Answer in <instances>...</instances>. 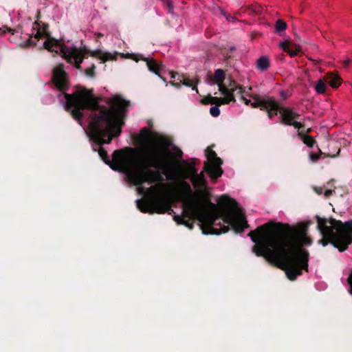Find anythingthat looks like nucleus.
<instances>
[{"label": "nucleus", "mask_w": 352, "mask_h": 352, "mask_svg": "<svg viewBox=\"0 0 352 352\" xmlns=\"http://www.w3.org/2000/svg\"><path fill=\"white\" fill-rule=\"evenodd\" d=\"M310 132H311V128L307 129L306 131V133H309Z\"/></svg>", "instance_id": "obj_51"}, {"label": "nucleus", "mask_w": 352, "mask_h": 352, "mask_svg": "<svg viewBox=\"0 0 352 352\" xmlns=\"http://www.w3.org/2000/svg\"><path fill=\"white\" fill-rule=\"evenodd\" d=\"M239 85H236V82L234 80H231L229 84V88L234 87L235 86H238Z\"/></svg>", "instance_id": "obj_44"}, {"label": "nucleus", "mask_w": 352, "mask_h": 352, "mask_svg": "<svg viewBox=\"0 0 352 352\" xmlns=\"http://www.w3.org/2000/svg\"><path fill=\"white\" fill-rule=\"evenodd\" d=\"M167 5L169 8V11L173 12V6L170 1V0H167Z\"/></svg>", "instance_id": "obj_43"}, {"label": "nucleus", "mask_w": 352, "mask_h": 352, "mask_svg": "<svg viewBox=\"0 0 352 352\" xmlns=\"http://www.w3.org/2000/svg\"><path fill=\"white\" fill-rule=\"evenodd\" d=\"M247 220L243 208L234 198L224 194L217 199V204L211 201V193L207 199L196 220Z\"/></svg>", "instance_id": "obj_5"}, {"label": "nucleus", "mask_w": 352, "mask_h": 352, "mask_svg": "<svg viewBox=\"0 0 352 352\" xmlns=\"http://www.w3.org/2000/svg\"><path fill=\"white\" fill-rule=\"evenodd\" d=\"M351 61L350 60H344V63H343V65H344V67H349V66L350 65V64H351Z\"/></svg>", "instance_id": "obj_45"}, {"label": "nucleus", "mask_w": 352, "mask_h": 352, "mask_svg": "<svg viewBox=\"0 0 352 352\" xmlns=\"http://www.w3.org/2000/svg\"><path fill=\"white\" fill-rule=\"evenodd\" d=\"M349 276L351 277V279H352V270H351V272Z\"/></svg>", "instance_id": "obj_53"}, {"label": "nucleus", "mask_w": 352, "mask_h": 352, "mask_svg": "<svg viewBox=\"0 0 352 352\" xmlns=\"http://www.w3.org/2000/svg\"><path fill=\"white\" fill-rule=\"evenodd\" d=\"M271 62L267 56H261L256 61V67L261 72H266L270 67Z\"/></svg>", "instance_id": "obj_21"}, {"label": "nucleus", "mask_w": 352, "mask_h": 352, "mask_svg": "<svg viewBox=\"0 0 352 352\" xmlns=\"http://www.w3.org/2000/svg\"><path fill=\"white\" fill-rule=\"evenodd\" d=\"M94 69H95V66H94V65H92L91 67L86 68L85 69V73L86 74V75L92 77L94 76Z\"/></svg>", "instance_id": "obj_36"}, {"label": "nucleus", "mask_w": 352, "mask_h": 352, "mask_svg": "<svg viewBox=\"0 0 352 352\" xmlns=\"http://www.w3.org/2000/svg\"><path fill=\"white\" fill-rule=\"evenodd\" d=\"M36 30V32L34 35V38L36 39L35 41L37 42L40 38H46V36L45 34H43V33L41 32L38 30Z\"/></svg>", "instance_id": "obj_39"}, {"label": "nucleus", "mask_w": 352, "mask_h": 352, "mask_svg": "<svg viewBox=\"0 0 352 352\" xmlns=\"http://www.w3.org/2000/svg\"><path fill=\"white\" fill-rule=\"evenodd\" d=\"M186 179L177 177V201L183 202V212L190 220H196L210 192L208 189L192 191Z\"/></svg>", "instance_id": "obj_7"}, {"label": "nucleus", "mask_w": 352, "mask_h": 352, "mask_svg": "<svg viewBox=\"0 0 352 352\" xmlns=\"http://www.w3.org/2000/svg\"><path fill=\"white\" fill-rule=\"evenodd\" d=\"M333 192H334L333 190H330V189L325 190L324 192V195L326 197H329V196H331L333 194Z\"/></svg>", "instance_id": "obj_42"}, {"label": "nucleus", "mask_w": 352, "mask_h": 352, "mask_svg": "<svg viewBox=\"0 0 352 352\" xmlns=\"http://www.w3.org/2000/svg\"><path fill=\"white\" fill-rule=\"evenodd\" d=\"M170 179V183H162V179L147 188L144 197L137 201L142 212L162 214L171 210L172 204L176 202V177Z\"/></svg>", "instance_id": "obj_4"}, {"label": "nucleus", "mask_w": 352, "mask_h": 352, "mask_svg": "<svg viewBox=\"0 0 352 352\" xmlns=\"http://www.w3.org/2000/svg\"><path fill=\"white\" fill-rule=\"evenodd\" d=\"M281 108L282 107L280 106L279 103L274 98H269V102H267L263 110L267 111L269 118L272 119L277 115L278 111L280 112Z\"/></svg>", "instance_id": "obj_16"}, {"label": "nucleus", "mask_w": 352, "mask_h": 352, "mask_svg": "<svg viewBox=\"0 0 352 352\" xmlns=\"http://www.w3.org/2000/svg\"><path fill=\"white\" fill-rule=\"evenodd\" d=\"M226 99L223 98H217L214 97L213 98V104H215V106L219 107L222 104H225Z\"/></svg>", "instance_id": "obj_33"}, {"label": "nucleus", "mask_w": 352, "mask_h": 352, "mask_svg": "<svg viewBox=\"0 0 352 352\" xmlns=\"http://www.w3.org/2000/svg\"><path fill=\"white\" fill-rule=\"evenodd\" d=\"M316 220H318V221H320V220H336L333 218H329V219H324V218H320L318 216H316Z\"/></svg>", "instance_id": "obj_47"}, {"label": "nucleus", "mask_w": 352, "mask_h": 352, "mask_svg": "<svg viewBox=\"0 0 352 352\" xmlns=\"http://www.w3.org/2000/svg\"><path fill=\"white\" fill-rule=\"evenodd\" d=\"M280 114L281 116V122L287 126H293L296 129H300L304 126L302 124L296 121L300 117V114L294 111L289 107H283L280 109Z\"/></svg>", "instance_id": "obj_13"}, {"label": "nucleus", "mask_w": 352, "mask_h": 352, "mask_svg": "<svg viewBox=\"0 0 352 352\" xmlns=\"http://www.w3.org/2000/svg\"><path fill=\"white\" fill-rule=\"evenodd\" d=\"M43 47L49 52H60L61 56L67 63L74 64L77 69H80V64L85 58V53L75 46H67L63 40H57L52 36L48 37L43 43Z\"/></svg>", "instance_id": "obj_9"}, {"label": "nucleus", "mask_w": 352, "mask_h": 352, "mask_svg": "<svg viewBox=\"0 0 352 352\" xmlns=\"http://www.w3.org/2000/svg\"><path fill=\"white\" fill-rule=\"evenodd\" d=\"M322 236L318 243L333 245L340 252L345 251L352 243V221H317Z\"/></svg>", "instance_id": "obj_6"}, {"label": "nucleus", "mask_w": 352, "mask_h": 352, "mask_svg": "<svg viewBox=\"0 0 352 352\" xmlns=\"http://www.w3.org/2000/svg\"><path fill=\"white\" fill-rule=\"evenodd\" d=\"M298 135L302 140L303 143L308 147H313L316 143V140L313 136L308 134H304L302 132H298Z\"/></svg>", "instance_id": "obj_27"}, {"label": "nucleus", "mask_w": 352, "mask_h": 352, "mask_svg": "<svg viewBox=\"0 0 352 352\" xmlns=\"http://www.w3.org/2000/svg\"><path fill=\"white\" fill-rule=\"evenodd\" d=\"M324 80L327 81L329 85L333 89L338 88L342 82V79L337 72H328L324 76Z\"/></svg>", "instance_id": "obj_18"}, {"label": "nucleus", "mask_w": 352, "mask_h": 352, "mask_svg": "<svg viewBox=\"0 0 352 352\" xmlns=\"http://www.w3.org/2000/svg\"><path fill=\"white\" fill-rule=\"evenodd\" d=\"M225 78L226 74L224 71L221 69H218L215 70L214 76L208 74L206 80L208 82H213V83L219 84L223 82Z\"/></svg>", "instance_id": "obj_20"}, {"label": "nucleus", "mask_w": 352, "mask_h": 352, "mask_svg": "<svg viewBox=\"0 0 352 352\" xmlns=\"http://www.w3.org/2000/svg\"><path fill=\"white\" fill-rule=\"evenodd\" d=\"M169 74L170 75V78H174V73H173V72H169Z\"/></svg>", "instance_id": "obj_49"}, {"label": "nucleus", "mask_w": 352, "mask_h": 352, "mask_svg": "<svg viewBox=\"0 0 352 352\" xmlns=\"http://www.w3.org/2000/svg\"><path fill=\"white\" fill-rule=\"evenodd\" d=\"M78 50H81L83 52H85V56H86L85 58H87L88 54H90L93 57H96L102 54L101 51L99 50H96V51H89V50H86L85 48H79Z\"/></svg>", "instance_id": "obj_31"}, {"label": "nucleus", "mask_w": 352, "mask_h": 352, "mask_svg": "<svg viewBox=\"0 0 352 352\" xmlns=\"http://www.w3.org/2000/svg\"><path fill=\"white\" fill-rule=\"evenodd\" d=\"M304 226H292L281 221H267L248 234L255 243L252 251L258 256H263L275 249L278 260V267L285 271L287 278L294 280L302 274V270L308 271L309 252L300 250L298 254L294 246H309L312 240L307 236Z\"/></svg>", "instance_id": "obj_2"}, {"label": "nucleus", "mask_w": 352, "mask_h": 352, "mask_svg": "<svg viewBox=\"0 0 352 352\" xmlns=\"http://www.w3.org/2000/svg\"><path fill=\"white\" fill-rule=\"evenodd\" d=\"M100 58L102 59V60L103 62H106L109 60H113V56L110 54V53H104L102 54V56L100 57Z\"/></svg>", "instance_id": "obj_37"}, {"label": "nucleus", "mask_w": 352, "mask_h": 352, "mask_svg": "<svg viewBox=\"0 0 352 352\" xmlns=\"http://www.w3.org/2000/svg\"><path fill=\"white\" fill-rule=\"evenodd\" d=\"M183 157V152L182 151L177 147V161H182L184 160Z\"/></svg>", "instance_id": "obj_41"}, {"label": "nucleus", "mask_w": 352, "mask_h": 352, "mask_svg": "<svg viewBox=\"0 0 352 352\" xmlns=\"http://www.w3.org/2000/svg\"><path fill=\"white\" fill-rule=\"evenodd\" d=\"M192 182L195 190L208 189V183L205 179L204 173L201 172L199 174L197 173L193 176L189 178Z\"/></svg>", "instance_id": "obj_14"}, {"label": "nucleus", "mask_w": 352, "mask_h": 352, "mask_svg": "<svg viewBox=\"0 0 352 352\" xmlns=\"http://www.w3.org/2000/svg\"><path fill=\"white\" fill-rule=\"evenodd\" d=\"M173 220H176V214H175V215H173Z\"/></svg>", "instance_id": "obj_52"}, {"label": "nucleus", "mask_w": 352, "mask_h": 352, "mask_svg": "<svg viewBox=\"0 0 352 352\" xmlns=\"http://www.w3.org/2000/svg\"><path fill=\"white\" fill-rule=\"evenodd\" d=\"M218 87H219V90L223 94H227L228 93V91L230 90V88H228L224 84L223 82L222 83H219V84H217Z\"/></svg>", "instance_id": "obj_34"}, {"label": "nucleus", "mask_w": 352, "mask_h": 352, "mask_svg": "<svg viewBox=\"0 0 352 352\" xmlns=\"http://www.w3.org/2000/svg\"><path fill=\"white\" fill-rule=\"evenodd\" d=\"M48 24L45 23H43L40 21H36L33 23L32 29L33 30H38L43 34L46 36V39L51 36L50 32H48Z\"/></svg>", "instance_id": "obj_23"}, {"label": "nucleus", "mask_w": 352, "mask_h": 352, "mask_svg": "<svg viewBox=\"0 0 352 352\" xmlns=\"http://www.w3.org/2000/svg\"><path fill=\"white\" fill-rule=\"evenodd\" d=\"M236 89H239L241 91H243V87H242V85H238L235 86L234 87L230 88V90L228 91V93L224 94L225 97H223V98L226 99V104H229L230 102H235L234 92Z\"/></svg>", "instance_id": "obj_26"}, {"label": "nucleus", "mask_w": 352, "mask_h": 352, "mask_svg": "<svg viewBox=\"0 0 352 352\" xmlns=\"http://www.w3.org/2000/svg\"><path fill=\"white\" fill-rule=\"evenodd\" d=\"M210 114L214 117H217L220 114V110L218 107H212L210 109Z\"/></svg>", "instance_id": "obj_35"}, {"label": "nucleus", "mask_w": 352, "mask_h": 352, "mask_svg": "<svg viewBox=\"0 0 352 352\" xmlns=\"http://www.w3.org/2000/svg\"><path fill=\"white\" fill-rule=\"evenodd\" d=\"M33 36H30L26 41L21 44L23 47H34L36 45V41L32 40Z\"/></svg>", "instance_id": "obj_30"}, {"label": "nucleus", "mask_w": 352, "mask_h": 352, "mask_svg": "<svg viewBox=\"0 0 352 352\" xmlns=\"http://www.w3.org/2000/svg\"><path fill=\"white\" fill-rule=\"evenodd\" d=\"M182 80H181L179 82H177V88L180 87L181 84H182L185 86L191 87L192 90H195L197 93H199L197 85L200 80L198 76H195L192 79H190L188 77H185L184 75H182Z\"/></svg>", "instance_id": "obj_19"}, {"label": "nucleus", "mask_w": 352, "mask_h": 352, "mask_svg": "<svg viewBox=\"0 0 352 352\" xmlns=\"http://www.w3.org/2000/svg\"><path fill=\"white\" fill-rule=\"evenodd\" d=\"M264 8L258 3H254L248 6H243L241 11L243 13L252 16H259L263 12Z\"/></svg>", "instance_id": "obj_17"}, {"label": "nucleus", "mask_w": 352, "mask_h": 352, "mask_svg": "<svg viewBox=\"0 0 352 352\" xmlns=\"http://www.w3.org/2000/svg\"><path fill=\"white\" fill-rule=\"evenodd\" d=\"M197 161L196 158H190L188 160H178L177 177L183 179H188L193 176V175L197 172V169L195 167Z\"/></svg>", "instance_id": "obj_12"}, {"label": "nucleus", "mask_w": 352, "mask_h": 352, "mask_svg": "<svg viewBox=\"0 0 352 352\" xmlns=\"http://www.w3.org/2000/svg\"><path fill=\"white\" fill-rule=\"evenodd\" d=\"M315 192L318 195L324 194V188L320 186H316L314 188Z\"/></svg>", "instance_id": "obj_40"}, {"label": "nucleus", "mask_w": 352, "mask_h": 352, "mask_svg": "<svg viewBox=\"0 0 352 352\" xmlns=\"http://www.w3.org/2000/svg\"><path fill=\"white\" fill-rule=\"evenodd\" d=\"M6 32H10L12 34H14V30H12L9 28H6V29L0 28V36L4 35Z\"/></svg>", "instance_id": "obj_38"}, {"label": "nucleus", "mask_w": 352, "mask_h": 352, "mask_svg": "<svg viewBox=\"0 0 352 352\" xmlns=\"http://www.w3.org/2000/svg\"><path fill=\"white\" fill-rule=\"evenodd\" d=\"M327 86L323 80L320 79L317 81L315 86V90L318 94H323L326 92Z\"/></svg>", "instance_id": "obj_28"}, {"label": "nucleus", "mask_w": 352, "mask_h": 352, "mask_svg": "<svg viewBox=\"0 0 352 352\" xmlns=\"http://www.w3.org/2000/svg\"><path fill=\"white\" fill-rule=\"evenodd\" d=\"M348 283L350 285L351 289H350V294H352V279H351V277L349 276L348 278Z\"/></svg>", "instance_id": "obj_46"}, {"label": "nucleus", "mask_w": 352, "mask_h": 352, "mask_svg": "<svg viewBox=\"0 0 352 352\" xmlns=\"http://www.w3.org/2000/svg\"><path fill=\"white\" fill-rule=\"evenodd\" d=\"M147 66L150 71L154 72L155 74L160 76L164 80H166L165 78H164L160 75V66L156 63V61L154 59H146Z\"/></svg>", "instance_id": "obj_25"}, {"label": "nucleus", "mask_w": 352, "mask_h": 352, "mask_svg": "<svg viewBox=\"0 0 352 352\" xmlns=\"http://www.w3.org/2000/svg\"><path fill=\"white\" fill-rule=\"evenodd\" d=\"M340 153V149L337 152V154L329 155L325 153H322L320 149H318V153L310 152L309 158L312 162H316L320 157L325 158L327 157H335Z\"/></svg>", "instance_id": "obj_24"}, {"label": "nucleus", "mask_w": 352, "mask_h": 352, "mask_svg": "<svg viewBox=\"0 0 352 352\" xmlns=\"http://www.w3.org/2000/svg\"><path fill=\"white\" fill-rule=\"evenodd\" d=\"M244 100H245V103L246 104H249V103H250V102H251V100H248V99L244 98Z\"/></svg>", "instance_id": "obj_48"}, {"label": "nucleus", "mask_w": 352, "mask_h": 352, "mask_svg": "<svg viewBox=\"0 0 352 352\" xmlns=\"http://www.w3.org/2000/svg\"><path fill=\"white\" fill-rule=\"evenodd\" d=\"M205 152L208 161L204 163V170L212 180L217 179L223 175V170L221 167L223 161L217 156L211 146L207 147Z\"/></svg>", "instance_id": "obj_10"}, {"label": "nucleus", "mask_w": 352, "mask_h": 352, "mask_svg": "<svg viewBox=\"0 0 352 352\" xmlns=\"http://www.w3.org/2000/svg\"><path fill=\"white\" fill-rule=\"evenodd\" d=\"M282 50L287 53L291 57L297 56L301 52V47L296 43H291L288 41H284L280 44Z\"/></svg>", "instance_id": "obj_15"}, {"label": "nucleus", "mask_w": 352, "mask_h": 352, "mask_svg": "<svg viewBox=\"0 0 352 352\" xmlns=\"http://www.w3.org/2000/svg\"><path fill=\"white\" fill-rule=\"evenodd\" d=\"M223 222L226 225L222 224L221 221H177V225H184L192 230L194 224L196 223L204 234L215 235L226 233L230 229L234 230L236 234L241 233L245 229L249 228L248 221Z\"/></svg>", "instance_id": "obj_8"}, {"label": "nucleus", "mask_w": 352, "mask_h": 352, "mask_svg": "<svg viewBox=\"0 0 352 352\" xmlns=\"http://www.w3.org/2000/svg\"><path fill=\"white\" fill-rule=\"evenodd\" d=\"M213 98L214 97L212 96L210 94H208L207 96L203 98L200 100V102L202 104H204V105H207V104H213Z\"/></svg>", "instance_id": "obj_32"}, {"label": "nucleus", "mask_w": 352, "mask_h": 352, "mask_svg": "<svg viewBox=\"0 0 352 352\" xmlns=\"http://www.w3.org/2000/svg\"><path fill=\"white\" fill-rule=\"evenodd\" d=\"M253 102H251V106L254 108L259 107L261 110H263L264 107L269 102V97L265 99L260 97L258 95H254L252 96Z\"/></svg>", "instance_id": "obj_22"}, {"label": "nucleus", "mask_w": 352, "mask_h": 352, "mask_svg": "<svg viewBox=\"0 0 352 352\" xmlns=\"http://www.w3.org/2000/svg\"><path fill=\"white\" fill-rule=\"evenodd\" d=\"M177 220H184V219L182 217L177 215Z\"/></svg>", "instance_id": "obj_50"}, {"label": "nucleus", "mask_w": 352, "mask_h": 352, "mask_svg": "<svg viewBox=\"0 0 352 352\" xmlns=\"http://www.w3.org/2000/svg\"><path fill=\"white\" fill-rule=\"evenodd\" d=\"M65 109L70 111L74 119L80 122L84 118L83 110L89 109L91 119L88 125V135L99 146L110 144L113 138L122 133L124 119L129 102L116 96L109 100L110 107L101 106L98 98L94 96L93 89L81 87L72 94L64 93Z\"/></svg>", "instance_id": "obj_3"}, {"label": "nucleus", "mask_w": 352, "mask_h": 352, "mask_svg": "<svg viewBox=\"0 0 352 352\" xmlns=\"http://www.w3.org/2000/svg\"><path fill=\"white\" fill-rule=\"evenodd\" d=\"M287 25L283 19H278L276 22L275 30L277 32L285 31L287 29Z\"/></svg>", "instance_id": "obj_29"}, {"label": "nucleus", "mask_w": 352, "mask_h": 352, "mask_svg": "<svg viewBox=\"0 0 352 352\" xmlns=\"http://www.w3.org/2000/svg\"><path fill=\"white\" fill-rule=\"evenodd\" d=\"M138 140L146 146L116 150L112 160L102 146L98 154L111 169L124 173L128 181L134 186L161 181L162 175L167 179L175 178L176 146L171 140L164 135H153L146 127L140 130Z\"/></svg>", "instance_id": "obj_1"}, {"label": "nucleus", "mask_w": 352, "mask_h": 352, "mask_svg": "<svg viewBox=\"0 0 352 352\" xmlns=\"http://www.w3.org/2000/svg\"><path fill=\"white\" fill-rule=\"evenodd\" d=\"M52 82L55 87L63 94L69 88V82L64 65L60 64L53 69Z\"/></svg>", "instance_id": "obj_11"}]
</instances>
